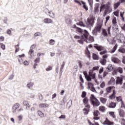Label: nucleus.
Returning <instances> with one entry per match:
<instances>
[{"label":"nucleus","instance_id":"412c9836","mask_svg":"<svg viewBox=\"0 0 125 125\" xmlns=\"http://www.w3.org/2000/svg\"><path fill=\"white\" fill-rule=\"evenodd\" d=\"M43 22H44V23H47V24H49L50 23H53V21L51 19H48V18L45 19L43 20Z\"/></svg>","mask_w":125,"mask_h":125},{"label":"nucleus","instance_id":"f704fd0d","mask_svg":"<svg viewBox=\"0 0 125 125\" xmlns=\"http://www.w3.org/2000/svg\"><path fill=\"white\" fill-rule=\"evenodd\" d=\"M116 82V81L115 80V79L113 77H112L110 79V80L109 81V82H108V84H114V83Z\"/></svg>","mask_w":125,"mask_h":125},{"label":"nucleus","instance_id":"72a5a7b5","mask_svg":"<svg viewBox=\"0 0 125 125\" xmlns=\"http://www.w3.org/2000/svg\"><path fill=\"white\" fill-rule=\"evenodd\" d=\"M100 101H101L103 104H105L106 102H107V99L106 98L101 97L100 99Z\"/></svg>","mask_w":125,"mask_h":125},{"label":"nucleus","instance_id":"de8ad7c7","mask_svg":"<svg viewBox=\"0 0 125 125\" xmlns=\"http://www.w3.org/2000/svg\"><path fill=\"white\" fill-rule=\"evenodd\" d=\"M16 47V50H15V52L16 53H17V52H18V51H19L20 50V49L19 48V44H18L17 45L15 46Z\"/></svg>","mask_w":125,"mask_h":125},{"label":"nucleus","instance_id":"6ab92c4d","mask_svg":"<svg viewBox=\"0 0 125 125\" xmlns=\"http://www.w3.org/2000/svg\"><path fill=\"white\" fill-rule=\"evenodd\" d=\"M119 114L120 117H121V118H125V110L123 109H120L119 111Z\"/></svg>","mask_w":125,"mask_h":125},{"label":"nucleus","instance_id":"13d9d810","mask_svg":"<svg viewBox=\"0 0 125 125\" xmlns=\"http://www.w3.org/2000/svg\"><path fill=\"white\" fill-rule=\"evenodd\" d=\"M41 35H42V33H41L40 32H37L34 34L35 37H40V36H41Z\"/></svg>","mask_w":125,"mask_h":125},{"label":"nucleus","instance_id":"4468645a","mask_svg":"<svg viewBox=\"0 0 125 125\" xmlns=\"http://www.w3.org/2000/svg\"><path fill=\"white\" fill-rule=\"evenodd\" d=\"M99 3H96L95 5V7L94 8V13L96 14V13H98L99 12Z\"/></svg>","mask_w":125,"mask_h":125},{"label":"nucleus","instance_id":"6e6d98bb","mask_svg":"<svg viewBox=\"0 0 125 125\" xmlns=\"http://www.w3.org/2000/svg\"><path fill=\"white\" fill-rule=\"evenodd\" d=\"M107 53V50H105L100 52V55H103V54H106Z\"/></svg>","mask_w":125,"mask_h":125},{"label":"nucleus","instance_id":"5fc2aeb1","mask_svg":"<svg viewBox=\"0 0 125 125\" xmlns=\"http://www.w3.org/2000/svg\"><path fill=\"white\" fill-rule=\"evenodd\" d=\"M51 70H52V66H49L47 68H46V71H47V72H48L49 71H51Z\"/></svg>","mask_w":125,"mask_h":125},{"label":"nucleus","instance_id":"20e7f679","mask_svg":"<svg viewBox=\"0 0 125 125\" xmlns=\"http://www.w3.org/2000/svg\"><path fill=\"white\" fill-rule=\"evenodd\" d=\"M102 28V23L98 22L92 31L93 36H97L98 33H101V29Z\"/></svg>","mask_w":125,"mask_h":125},{"label":"nucleus","instance_id":"e2e57ef3","mask_svg":"<svg viewBox=\"0 0 125 125\" xmlns=\"http://www.w3.org/2000/svg\"><path fill=\"white\" fill-rule=\"evenodd\" d=\"M37 46V44H33L31 45L30 49H35V48H36V47Z\"/></svg>","mask_w":125,"mask_h":125},{"label":"nucleus","instance_id":"4d7b16f0","mask_svg":"<svg viewBox=\"0 0 125 125\" xmlns=\"http://www.w3.org/2000/svg\"><path fill=\"white\" fill-rule=\"evenodd\" d=\"M88 1L90 6H92V4H93V0H88Z\"/></svg>","mask_w":125,"mask_h":125},{"label":"nucleus","instance_id":"9d476101","mask_svg":"<svg viewBox=\"0 0 125 125\" xmlns=\"http://www.w3.org/2000/svg\"><path fill=\"white\" fill-rule=\"evenodd\" d=\"M93 115H94V120H99L100 119V117H98L99 115H100V112L98 110H94L93 112Z\"/></svg>","mask_w":125,"mask_h":125},{"label":"nucleus","instance_id":"473e14b6","mask_svg":"<svg viewBox=\"0 0 125 125\" xmlns=\"http://www.w3.org/2000/svg\"><path fill=\"white\" fill-rule=\"evenodd\" d=\"M116 101H117V102H122L123 101V97H122V96H119L118 97H116Z\"/></svg>","mask_w":125,"mask_h":125},{"label":"nucleus","instance_id":"a18cd8bd","mask_svg":"<svg viewBox=\"0 0 125 125\" xmlns=\"http://www.w3.org/2000/svg\"><path fill=\"white\" fill-rule=\"evenodd\" d=\"M64 66H65V62H63L62 64L61 65L60 68V72L62 73L63 72V69H64Z\"/></svg>","mask_w":125,"mask_h":125},{"label":"nucleus","instance_id":"a19ab883","mask_svg":"<svg viewBox=\"0 0 125 125\" xmlns=\"http://www.w3.org/2000/svg\"><path fill=\"white\" fill-rule=\"evenodd\" d=\"M106 70H108V72H111L113 70V66L111 64H109L106 68Z\"/></svg>","mask_w":125,"mask_h":125},{"label":"nucleus","instance_id":"f3484780","mask_svg":"<svg viewBox=\"0 0 125 125\" xmlns=\"http://www.w3.org/2000/svg\"><path fill=\"white\" fill-rule=\"evenodd\" d=\"M109 99L113 100V99H115L116 98V90H113L112 92V94L109 96Z\"/></svg>","mask_w":125,"mask_h":125},{"label":"nucleus","instance_id":"f8f14e48","mask_svg":"<svg viewBox=\"0 0 125 125\" xmlns=\"http://www.w3.org/2000/svg\"><path fill=\"white\" fill-rule=\"evenodd\" d=\"M94 47L98 51H102V50H104V47L102 45H99L98 44H94Z\"/></svg>","mask_w":125,"mask_h":125},{"label":"nucleus","instance_id":"7c9ffc66","mask_svg":"<svg viewBox=\"0 0 125 125\" xmlns=\"http://www.w3.org/2000/svg\"><path fill=\"white\" fill-rule=\"evenodd\" d=\"M118 48V44H116L113 48L110 51V53H114Z\"/></svg>","mask_w":125,"mask_h":125},{"label":"nucleus","instance_id":"dca6fc26","mask_svg":"<svg viewBox=\"0 0 125 125\" xmlns=\"http://www.w3.org/2000/svg\"><path fill=\"white\" fill-rule=\"evenodd\" d=\"M112 24L115 27L116 29H118V22H117V18L114 17L113 19H112Z\"/></svg>","mask_w":125,"mask_h":125},{"label":"nucleus","instance_id":"7ed1b4c3","mask_svg":"<svg viewBox=\"0 0 125 125\" xmlns=\"http://www.w3.org/2000/svg\"><path fill=\"white\" fill-rule=\"evenodd\" d=\"M103 7H105V10L103 14L104 16H105L107 13H111V12L113 10L112 7H111V2H108L106 4L101 6L100 12L102 11V8H103Z\"/></svg>","mask_w":125,"mask_h":125},{"label":"nucleus","instance_id":"58836bf2","mask_svg":"<svg viewBox=\"0 0 125 125\" xmlns=\"http://www.w3.org/2000/svg\"><path fill=\"white\" fill-rule=\"evenodd\" d=\"M118 51L121 53H125V49L123 47H120L118 49Z\"/></svg>","mask_w":125,"mask_h":125},{"label":"nucleus","instance_id":"1a4fd4ad","mask_svg":"<svg viewBox=\"0 0 125 125\" xmlns=\"http://www.w3.org/2000/svg\"><path fill=\"white\" fill-rule=\"evenodd\" d=\"M90 111V104H86L83 109V114L84 115H88V113Z\"/></svg>","mask_w":125,"mask_h":125},{"label":"nucleus","instance_id":"39448f33","mask_svg":"<svg viewBox=\"0 0 125 125\" xmlns=\"http://www.w3.org/2000/svg\"><path fill=\"white\" fill-rule=\"evenodd\" d=\"M90 101L91 104L93 107H98L100 105V102L95 97L94 95H91L90 97Z\"/></svg>","mask_w":125,"mask_h":125},{"label":"nucleus","instance_id":"680f3d73","mask_svg":"<svg viewBox=\"0 0 125 125\" xmlns=\"http://www.w3.org/2000/svg\"><path fill=\"white\" fill-rule=\"evenodd\" d=\"M80 83V89L81 90H83L84 87H83V83Z\"/></svg>","mask_w":125,"mask_h":125},{"label":"nucleus","instance_id":"8fccbe9b","mask_svg":"<svg viewBox=\"0 0 125 125\" xmlns=\"http://www.w3.org/2000/svg\"><path fill=\"white\" fill-rule=\"evenodd\" d=\"M77 24L79 25V26H82V27H85V25H84V24H83V21L78 22Z\"/></svg>","mask_w":125,"mask_h":125},{"label":"nucleus","instance_id":"aec40b11","mask_svg":"<svg viewBox=\"0 0 125 125\" xmlns=\"http://www.w3.org/2000/svg\"><path fill=\"white\" fill-rule=\"evenodd\" d=\"M112 62H114V63H116L117 64H119V63H121V61L119 60V59L113 57L112 58Z\"/></svg>","mask_w":125,"mask_h":125},{"label":"nucleus","instance_id":"79ce46f5","mask_svg":"<svg viewBox=\"0 0 125 125\" xmlns=\"http://www.w3.org/2000/svg\"><path fill=\"white\" fill-rule=\"evenodd\" d=\"M88 87L89 89H90L91 88L93 87L94 86V84L93 83L88 82L87 83Z\"/></svg>","mask_w":125,"mask_h":125},{"label":"nucleus","instance_id":"864d4df0","mask_svg":"<svg viewBox=\"0 0 125 125\" xmlns=\"http://www.w3.org/2000/svg\"><path fill=\"white\" fill-rule=\"evenodd\" d=\"M76 29L77 30V31L79 32V33H80V34H83V29L79 27H76Z\"/></svg>","mask_w":125,"mask_h":125},{"label":"nucleus","instance_id":"a211bd4d","mask_svg":"<svg viewBox=\"0 0 125 125\" xmlns=\"http://www.w3.org/2000/svg\"><path fill=\"white\" fill-rule=\"evenodd\" d=\"M116 106H117V103L111 102L108 104V105H107V107L108 108H114L116 107Z\"/></svg>","mask_w":125,"mask_h":125},{"label":"nucleus","instance_id":"ea45409f","mask_svg":"<svg viewBox=\"0 0 125 125\" xmlns=\"http://www.w3.org/2000/svg\"><path fill=\"white\" fill-rule=\"evenodd\" d=\"M50 45H54L55 44V40L51 39L49 40Z\"/></svg>","mask_w":125,"mask_h":125},{"label":"nucleus","instance_id":"4be33fe9","mask_svg":"<svg viewBox=\"0 0 125 125\" xmlns=\"http://www.w3.org/2000/svg\"><path fill=\"white\" fill-rule=\"evenodd\" d=\"M85 54L88 58H90V52L88 50V47H86V50L85 51Z\"/></svg>","mask_w":125,"mask_h":125},{"label":"nucleus","instance_id":"b1692460","mask_svg":"<svg viewBox=\"0 0 125 125\" xmlns=\"http://www.w3.org/2000/svg\"><path fill=\"white\" fill-rule=\"evenodd\" d=\"M23 104L24 106H26V109H30V104H29V102L28 101H24Z\"/></svg>","mask_w":125,"mask_h":125},{"label":"nucleus","instance_id":"cd10ccee","mask_svg":"<svg viewBox=\"0 0 125 125\" xmlns=\"http://www.w3.org/2000/svg\"><path fill=\"white\" fill-rule=\"evenodd\" d=\"M19 56L20 57L19 58V63H20V64H22V63H23L22 57H24V56H25V55L22 54L21 55H19Z\"/></svg>","mask_w":125,"mask_h":125},{"label":"nucleus","instance_id":"2f4dec72","mask_svg":"<svg viewBox=\"0 0 125 125\" xmlns=\"http://www.w3.org/2000/svg\"><path fill=\"white\" fill-rule=\"evenodd\" d=\"M102 34L104 37H108V33H107V30L106 29H103Z\"/></svg>","mask_w":125,"mask_h":125},{"label":"nucleus","instance_id":"c756f323","mask_svg":"<svg viewBox=\"0 0 125 125\" xmlns=\"http://www.w3.org/2000/svg\"><path fill=\"white\" fill-rule=\"evenodd\" d=\"M82 4H83V8L86 10V11H87L88 10V8L87 7V6H86V4H85V2H84L83 1H81Z\"/></svg>","mask_w":125,"mask_h":125},{"label":"nucleus","instance_id":"c85d7f7f","mask_svg":"<svg viewBox=\"0 0 125 125\" xmlns=\"http://www.w3.org/2000/svg\"><path fill=\"white\" fill-rule=\"evenodd\" d=\"M49 105L47 104H39L40 108H46L48 107Z\"/></svg>","mask_w":125,"mask_h":125},{"label":"nucleus","instance_id":"3c124183","mask_svg":"<svg viewBox=\"0 0 125 125\" xmlns=\"http://www.w3.org/2000/svg\"><path fill=\"white\" fill-rule=\"evenodd\" d=\"M110 72L106 69V71H104L103 74V77H106L108 75V72Z\"/></svg>","mask_w":125,"mask_h":125},{"label":"nucleus","instance_id":"0e129e2a","mask_svg":"<svg viewBox=\"0 0 125 125\" xmlns=\"http://www.w3.org/2000/svg\"><path fill=\"white\" fill-rule=\"evenodd\" d=\"M117 71L119 72V73H120V74H122L123 73V68H118Z\"/></svg>","mask_w":125,"mask_h":125},{"label":"nucleus","instance_id":"423d86ee","mask_svg":"<svg viewBox=\"0 0 125 125\" xmlns=\"http://www.w3.org/2000/svg\"><path fill=\"white\" fill-rule=\"evenodd\" d=\"M94 20H95V17L93 16L88 18L86 22V26L88 28L93 27V25H94Z\"/></svg>","mask_w":125,"mask_h":125},{"label":"nucleus","instance_id":"5701e85b","mask_svg":"<svg viewBox=\"0 0 125 125\" xmlns=\"http://www.w3.org/2000/svg\"><path fill=\"white\" fill-rule=\"evenodd\" d=\"M99 110L100 111V112H102V113H104L105 111H106V108L105 106L103 105H101L99 107Z\"/></svg>","mask_w":125,"mask_h":125},{"label":"nucleus","instance_id":"bb28decb","mask_svg":"<svg viewBox=\"0 0 125 125\" xmlns=\"http://www.w3.org/2000/svg\"><path fill=\"white\" fill-rule=\"evenodd\" d=\"M84 99L83 100V102L84 104V105L85 106V105L88 104V98H83Z\"/></svg>","mask_w":125,"mask_h":125},{"label":"nucleus","instance_id":"9b49d317","mask_svg":"<svg viewBox=\"0 0 125 125\" xmlns=\"http://www.w3.org/2000/svg\"><path fill=\"white\" fill-rule=\"evenodd\" d=\"M20 107V104L16 103L12 106V112L16 113V110Z\"/></svg>","mask_w":125,"mask_h":125},{"label":"nucleus","instance_id":"69168bd1","mask_svg":"<svg viewBox=\"0 0 125 125\" xmlns=\"http://www.w3.org/2000/svg\"><path fill=\"white\" fill-rule=\"evenodd\" d=\"M28 53L30 55H32V54L34 53V50L33 49H30Z\"/></svg>","mask_w":125,"mask_h":125},{"label":"nucleus","instance_id":"603ef678","mask_svg":"<svg viewBox=\"0 0 125 125\" xmlns=\"http://www.w3.org/2000/svg\"><path fill=\"white\" fill-rule=\"evenodd\" d=\"M107 33L110 37H111V26L108 27L107 28Z\"/></svg>","mask_w":125,"mask_h":125},{"label":"nucleus","instance_id":"e433bc0d","mask_svg":"<svg viewBox=\"0 0 125 125\" xmlns=\"http://www.w3.org/2000/svg\"><path fill=\"white\" fill-rule=\"evenodd\" d=\"M92 57L94 60H98V59H99L98 56L95 53L92 54Z\"/></svg>","mask_w":125,"mask_h":125},{"label":"nucleus","instance_id":"c03bdc74","mask_svg":"<svg viewBox=\"0 0 125 125\" xmlns=\"http://www.w3.org/2000/svg\"><path fill=\"white\" fill-rule=\"evenodd\" d=\"M33 85H34V83L30 82L27 84L26 86L28 88H31V87H33Z\"/></svg>","mask_w":125,"mask_h":125},{"label":"nucleus","instance_id":"338daca9","mask_svg":"<svg viewBox=\"0 0 125 125\" xmlns=\"http://www.w3.org/2000/svg\"><path fill=\"white\" fill-rule=\"evenodd\" d=\"M1 48L2 49V50H5V45H4L3 43H2Z\"/></svg>","mask_w":125,"mask_h":125},{"label":"nucleus","instance_id":"09e8293b","mask_svg":"<svg viewBox=\"0 0 125 125\" xmlns=\"http://www.w3.org/2000/svg\"><path fill=\"white\" fill-rule=\"evenodd\" d=\"M99 70V66H94L93 67L92 69H91V71H92L93 72L94 71H97Z\"/></svg>","mask_w":125,"mask_h":125},{"label":"nucleus","instance_id":"774afa93","mask_svg":"<svg viewBox=\"0 0 125 125\" xmlns=\"http://www.w3.org/2000/svg\"><path fill=\"white\" fill-rule=\"evenodd\" d=\"M59 119H66V115H61L59 117Z\"/></svg>","mask_w":125,"mask_h":125},{"label":"nucleus","instance_id":"49530a36","mask_svg":"<svg viewBox=\"0 0 125 125\" xmlns=\"http://www.w3.org/2000/svg\"><path fill=\"white\" fill-rule=\"evenodd\" d=\"M79 79H80V81L81 82L80 83H84V81L83 80V76H82V74L80 75Z\"/></svg>","mask_w":125,"mask_h":125},{"label":"nucleus","instance_id":"6e6552de","mask_svg":"<svg viewBox=\"0 0 125 125\" xmlns=\"http://www.w3.org/2000/svg\"><path fill=\"white\" fill-rule=\"evenodd\" d=\"M107 58H108V55H104L102 57V58L100 60V63L103 66L106 65V63H107Z\"/></svg>","mask_w":125,"mask_h":125},{"label":"nucleus","instance_id":"37998d69","mask_svg":"<svg viewBox=\"0 0 125 125\" xmlns=\"http://www.w3.org/2000/svg\"><path fill=\"white\" fill-rule=\"evenodd\" d=\"M82 98H86V92L83 91L81 95Z\"/></svg>","mask_w":125,"mask_h":125},{"label":"nucleus","instance_id":"393cba45","mask_svg":"<svg viewBox=\"0 0 125 125\" xmlns=\"http://www.w3.org/2000/svg\"><path fill=\"white\" fill-rule=\"evenodd\" d=\"M37 114L40 118H44V113H42V111L41 110H38L37 111Z\"/></svg>","mask_w":125,"mask_h":125},{"label":"nucleus","instance_id":"2eb2a0df","mask_svg":"<svg viewBox=\"0 0 125 125\" xmlns=\"http://www.w3.org/2000/svg\"><path fill=\"white\" fill-rule=\"evenodd\" d=\"M41 61V58H37L34 60V65L33 66L34 69H36L37 68V66H38V63H40V62Z\"/></svg>","mask_w":125,"mask_h":125},{"label":"nucleus","instance_id":"bf43d9fd","mask_svg":"<svg viewBox=\"0 0 125 125\" xmlns=\"http://www.w3.org/2000/svg\"><path fill=\"white\" fill-rule=\"evenodd\" d=\"M100 86L101 88H104V87H105V82H103L102 83H101Z\"/></svg>","mask_w":125,"mask_h":125},{"label":"nucleus","instance_id":"0eeeda50","mask_svg":"<svg viewBox=\"0 0 125 125\" xmlns=\"http://www.w3.org/2000/svg\"><path fill=\"white\" fill-rule=\"evenodd\" d=\"M123 81H124V76H120V77L118 76L116 77V84L117 85H122L123 83Z\"/></svg>","mask_w":125,"mask_h":125},{"label":"nucleus","instance_id":"c9c22d12","mask_svg":"<svg viewBox=\"0 0 125 125\" xmlns=\"http://www.w3.org/2000/svg\"><path fill=\"white\" fill-rule=\"evenodd\" d=\"M120 5L121 2H118L117 3H114L113 5L114 9H117V8H118V7H119V6H120Z\"/></svg>","mask_w":125,"mask_h":125},{"label":"nucleus","instance_id":"ddd939ff","mask_svg":"<svg viewBox=\"0 0 125 125\" xmlns=\"http://www.w3.org/2000/svg\"><path fill=\"white\" fill-rule=\"evenodd\" d=\"M114 123L109 120L108 118H106L103 124L105 125H114Z\"/></svg>","mask_w":125,"mask_h":125},{"label":"nucleus","instance_id":"4c0bfd02","mask_svg":"<svg viewBox=\"0 0 125 125\" xmlns=\"http://www.w3.org/2000/svg\"><path fill=\"white\" fill-rule=\"evenodd\" d=\"M109 116L110 117H112V118H113V119H115L116 115H115V113L113 111H109Z\"/></svg>","mask_w":125,"mask_h":125},{"label":"nucleus","instance_id":"a878e982","mask_svg":"<svg viewBox=\"0 0 125 125\" xmlns=\"http://www.w3.org/2000/svg\"><path fill=\"white\" fill-rule=\"evenodd\" d=\"M113 87L112 86L108 87L106 88L105 91L106 92V94H109V93H111L112 92V89Z\"/></svg>","mask_w":125,"mask_h":125},{"label":"nucleus","instance_id":"f03ea898","mask_svg":"<svg viewBox=\"0 0 125 125\" xmlns=\"http://www.w3.org/2000/svg\"><path fill=\"white\" fill-rule=\"evenodd\" d=\"M83 74L87 82H91V80H95L96 73L92 71V70H90L88 74H87V72L85 71L83 72Z\"/></svg>","mask_w":125,"mask_h":125},{"label":"nucleus","instance_id":"052dcab7","mask_svg":"<svg viewBox=\"0 0 125 125\" xmlns=\"http://www.w3.org/2000/svg\"><path fill=\"white\" fill-rule=\"evenodd\" d=\"M125 14V12H123L122 13V12H120V16L122 18L123 20H125V18H124V15Z\"/></svg>","mask_w":125,"mask_h":125},{"label":"nucleus","instance_id":"f257e3e1","mask_svg":"<svg viewBox=\"0 0 125 125\" xmlns=\"http://www.w3.org/2000/svg\"><path fill=\"white\" fill-rule=\"evenodd\" d=\"M88 32L86 30H84L83 32V35L81 36H79L78 35H75L74 38L76 39V40H78L77 41L78 42L83 44V42H85V41H88V42H94V37L93 36H90Z\"/></svg>","mask_w":125,"mask_h":125}]
</instances>
